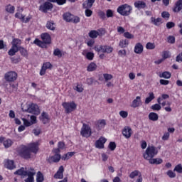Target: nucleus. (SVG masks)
<instances>
[{
	"label": "nucleus",
	"instance_id": "39448f33",
	"mask_svg": "<svg viewBox=\"0 0 182 182\" xmlns=\"http://www.w3.org/2000/svg\"><path fill=\"white\" fill-rule=\"evenodd\" d=\"M26 112H28V113H31L32 114H36L38 116L41 113V110L39 109V107L38 105L31 103L29 104L27 107V109Z\"/></svg>",
	"mask_w": 182,
	"mask_h": 182
},
{
	"label": "nucleus",
	"instance_id": "393cba45",
	"mask_svg": "<svg viewBox=\"0 0 182 182\" xmlns=\"http://www.w3.org/2000/svg\"><path fill=\"white\" fill-rule=\"evenodd\" d=\"M134 6L137 8V9H144V8L147 6V4L143 1H137L134 2Z\"/></svg>",
	"mask_w": 182,
	"mask_h": 182
},
{
	"label": "nucleus",
	"instance_id": "6ab92c4d",
	"mask_svg": "<svg viewBox=\"0 0 182 182\" xmlns=\"http://www.w3.org/2000/svg\"><path fill=\"white\" fill-rule=\"evenodd\" d=\"M41 39L43 42V43L49 45L50 42H52V38H50V35H49L48 33H44L41 34Z\"/></svg>",
	"mask_w": 182,
	"mask_h": 182
},
{
	"label": "nucleus",
	"instance_id": "2eb2a0df",
	"mask_svg": "<svg viewBox=\"0 0 182 182\" xmlns=\"http://www.w3.org/2000/svg\"><path fill=\"white\" fill-rule=\"evenodd\" d=\"M27 147L30 150V152L33 153L34 154H36L39 150L38 142L29 144Z\"/></svg>",
	"mask_w": 182,
	"mask_h": 182
},
{
	"label": "nucleus",
	"instance_id": "dca6fc26",
	"mask_svg": "<svg viewBox=\"0 0 182 182\" xmlns=\"http://www.w3.org/2000/svg\"><path fill=\"white\" fill-rule=\"evenodd\" d=\"M47 69H52V64L49 62L43 63L41 70L40 71L41 76H43L46 73Z\"/></svg>",
	"mask_w": 182,
	"mask_h": 182
},
{
	"label": "nucleus",
	"instance_id": "473e14b6",
	"mask_svg": "<svg viewBox=\"0 0 182 182\" xmlns=\"http://www.w3.org/2000/svg\"><path fill=\"white\" fill-rule=\"evenodd\" d=\"M97 68V65L95 63H91L88 65L87 70V72H94Z\"/></svg>",
	"mask_w": 182,
	"mask_h": 182
},
{
	"label": "nucleus",
	"instance_id": "cd10ccee",
	"mask_svg": "<svg viewBox=\"0 0 182 182\" xmlns=\"http://www.w3.org/2000/svg\"><path fill=\"white\" fill-rule=\"evenodd\" d=\"M63 18L64 21H66V22H72L73 15H72L70 13H65L63 14Z\"/></svg>",
	"mask_w": 182,
	"mask_h": 182
},
{
	"label": "nucleus",
	"instance_id": "e433bc0d",
	"mask_svg": "<svg viewBox=\"0 0 182 182\" xmlns=\"http://www.w3.org/2000/svg\"><path fill=\"white\" fill-rule=\"evenodd\" d=\"M6 12H8L9 14H14L15 12V6L9 4L6 6Z\"/></svg>",
	"mask_w": 182,
	"mask_h": 182
},
{
	"label": "nucleus",
	"instance_id": "4be33fe9",
	"mask_svg": "<svg viewBox=\"0 0 182 182\" xmlns=\"http://www.w3.org/2000/svg\"><path fill=\"white\" fill-rule=\"evenodd\" d=\"M4 167L9 170H14L16 168L15 164L13 160H5L4 161Z\"/></svg>",
	"mask_w": 182,
	"mask_h": 182
},
{
	"label": "nucleus",
	"instance_id": "052dcab7",
	"mask_svg": "<svg viewBox=\"0 0 182 182\" xmlns=\"http://www.w3.org/2000/svg\"><path fill=\"white\" fill-rule=\"evenodd\" d=\"M119 116H121V117H122V119H126V117H127V116H129V113L127 111H120Z\"/></svg>",
	"mask_w": 182,
	"mask_h": 182
},
{
	"label": "nucleus",
	"instance_id": "69168bd1",
	"mask_svg": "<svg viewBox=\"0 0 182 182\" xmlns=\"http://www.w3.org/2000/svg\"><path fill=\"white\" fill-rule=\"evenodd\" d=\"M162 57L164 59H168V58H170V52L169 51H164Z\"/></svg>",
	"mask_w": 182,
	"mask_h": 182
},
{
	"label": "nucleus",
	"instance_id": "423d86ee",
	"mask_svg": "<svg viewBox=\"0 0 182 182\" xmlns=\"http://www.w3.org/2000/svg\"><path fill=\"white\" fill-rule=\"evenodd\" d=\"M80 134L82 137H90L92 136V129L89 125L83 124L81 128Z\"/></svg>",
	"mask_w": 182,
	"mask_h": 182
},
{
	"label": "nucleus",
	"instance_id": "37998d69",
	"mask_svg": "<svg viewBox=\"0 0 182 182\" xmlns=\"http://www.w3.org/2000/svg\"><path fill=\"white\" fill-rule=\"evenodd\" d=\"M74 90L78 92V93H82V92L84 90L83 86L80 84H77V86L74 87Z\"/></svg>",
	"mask_w": 182,
	"mask_h": 182
},
{
	"label": "nucleus",
	"instance_id": "13d9d810",
	"mask_svg": "<svg viewBox=\"0 0 182 182\" xmlns=\"http://www.w3.org/2000/svg\"><path fill=\"white\" fill-rule=\"evenodd\" d=\"M173 171H176L177 173H182L181 164H178L176 166H175Z\"/></svg>",
	"mask_w": 182,
	"mask_h": 182
},
{
	"label": "nucleus",
	"instance_id": "338daca9",
	"mask_svg": "<svg viewBox=\"0 0 182 182\" xmlns=\"http://www.w3.org/2000/svg\"><path fill=\"white\" fill-rule=\"evenodd\" d=\"M25 16L22 15L21 13L17 12L15 14V18H17L18 19H20L22 21V19H23Z\"/></svg>",
	"mask_w": 182,
	"mask_h": 182
},
{
	"label": "nucleus",
	"instance_id": "c756f323",
	"mask_svg": "<svg viewBox=\"0 0 182 182\" xmlns=\"http://www.w3.org/2000/svg\"><path fill=\"white\" fill-rule=\"evenodd\" d=\"M19 50L18 46H12L11 48L9 50L8 53L9 56H14Z\"/></svg>",
	"mask_w": 182,
	"mask_h": 182
},
{
	"label": "nucleus",
	"instance_id": "774afa93",
	"mask_svg": "<svg viewBox=\"0 0 182 182\" xmlns=\"http://www.w3.org/2000/svg\"><path fill=\"white\" fill-rule=\"evenodd\" d=\"M176 62H178L179 63H181L182 62V55H181V53H179L176 58Z\"/></svg>",
	"mask_w": 182,
	"mask_h": 182
},
{
	"label": "nucleus",
	"instance_id": "c03bdc74",
	"mask_svg": "<svg viewBox=\"0 0 182 182\" xmlns=\"http://www.w3.org/2000/svg\"><path fill=\"white\" fill-rule=\"evenodd\" d=\"M103 77H104L105 82H108V80H112V79H113V75H112L111 74H108V73L103 74Z\"/></svg>",
	"mask_w": 182,
	"mask_h": 182
},
{
	"label": "nucleus",
	"instance_id": "0eeeda50",
	"mask_svg": "<svg viewBox=\"0 0 182 182\" xmlns=\"http://www.w3.org/2000/svg\"><path fill=\"white\" fill-rule=\"evenodd\" d=\"M53 8V4L49 1H46L43 4L40 5L39 6V11L41 12H43L44 14H46L48 11H50Z\"/></svg>",
	"mask_w": 182,
	"mask_h": 182
},
{
	"label": "nucleus",
	"instance_id": "9b49d317",
	"mask_svg": "<svg viewBox=\"0 0 182 182\" xmlns=\"http://www.w3.org/2000/svg\"><path fill=\"white\" fill-rule=\"evenodd\" d=\"M107 141L106 138L101 136L97 141L95 142V147L97 149H105V143Z\"/></svg>",
	"mask_w": 182,
	"mask_h": 182
},
{
	"label": "nucleus",
	"instance_id": "2f4dec72",
	"mask_svg": "<svg viewBox=\"0 0 182 182\" xmlns=\"http://www.w3.org/2000/svg\"><path fill=\"white\" fill-rule=\"evenodd\" d=\"M90 38H92V39H96V38H97V36H99V35H100L99 33V31H96V30H92L91 31H90V33H88Z\"/></svg>",
	"mask_w": 182,
	"mask_h": 182
},
{
	"label": "nucleus",
	"instance_id": "0e129e2a",
	"mask_svg": "<svg viewBox=\"0 0 182 182\" xmlns=\"http://www.w3.org/2000/svg\"><path fill=\"white\" fill-rule=\"evenodd\" d=\"M109 149L113 151L116 149V143L114 142H110L109 144Z\"/></svg>",
	"mask_w": 182,
	"mask_h": 182
},
{
	"label": "nucleus",
	"instance_id": "79ce46f5",
	"mask_svg": "<svg viewBox=\"0 0 182 182\" xmlns=\"http://www.w3.org/2000/svg\"><path fill=\"white\" fill-rule=\"evenodd\" d=\"M106 16L107 18H113V16H114V11L112 9L107 10Z\"/></svg>",
	"mask_w": 182,
	"mask_h": 182
},
{
	"label": "nucleus",
	"instance_id": "f03ea898",
	"mask_svg": "<svg viewBox=\"0 0 182 182\" xmlns=\"http://www.w3.org/2000/svg\"><path fill=\"white\" fill-rule=\"evenodd\" d=\"M132 6L128 4H122L117 9V12L119 14V15H122V16H129V15L132 14Z\"/></svg>",
	"mask_w": 182,
	"mask_h": 182
},
{
	"label": "nucleus",
	"instance_id": "7c9ffc66",
	"mask_svg": "<svg viewBox=\"0 0 182 182\" xmlns=\"http://www.w3.org/2000/svg\"><path fill=\"white\" fill-rule=\"evenodd\" d=\"M150 164H161L163 163V159L156 158V159H151L149 160Z\"/></svg>",
	"mask_w": 182,
	"mask_h": 182
},
{
	"label": "nucleus",
	"instance_id": "c9c22d12",
	"mask_svg": "<svg viewBox=\"0 0 182 182\" xmlns=\"http://www.w3.org/2000/svg\"><path fill=\"white\" fill-rule=\"evenodd\" d=\"M151 21L156 26H160V25H161V18H155L152 17Z\"/></svg>",
	"mask_w": 182,
	"mask_h": 182
},
{
	"label": "nucleus",
	"instance_id": "7ed1b4c3",
	"mask_svg": "<svg viewBox=\"0 0 182 182\" xmlns=\"http://www.w3.org/2000/svg\"><path fill=\"white\" fill-rule=\"evenodd\" d=\"M62 106L64 107L65 113H72V112H73V110H76V107H77V105L73 101L70 102H63Z\"/></svg>",
	"mask_w": 182,
	"mask_h": 182
},
{
	"label": "nucleus",
	"instance_id": "6e6552de",
	"mask_svg": "<svg viewBox=\"0 0 182 182\" xmlns=\"http://www.w3.org/2000/svg\"><path fill=\"white\" fill-rule=\"evenodd\" d=\"M16 77H18V74L14 71L8 72L4 75V79L6 82H15Z\"/></svg>",
	"mask_w": 182,
	"mask_h": 182
},
{
	"label": "nucleus",
	"instance_id": "ddd939ff",
	"mask_svg": "<svg viewBox=\"0 0 182 182\" xmlns=\"http://www.w3.org/2000/svg\"><path fill=\"white\" fill-rule=\"evenodd\" d=\"M132 133L133 131L130 127H125L122 130V135L124 137H125V139H130V137H132Z\"/></svg>",
	"mask_w": 182,
	"mask_h": 182
},
{
	"label": "nucleus",
	"instance_id": "f3484780",
	"mask_svg": "<svg viewBox=\"0 0 182 182\" xmlns=\"http://www.w3.org/2000/svg\"><path fill=\"white\" fill-rule=\"evenodd\" d=\"M106 127V120L105 119H98L95 122V127L98 130H102V129H105Z\"/></svg>",
	"mask_w": 182,
	"mask_h": 182
},
{
	"label": "nucleus",
	"instance_id": "58836bf2",
	"mask_svg": "<svg viewBox=\"0 0 182 182\" xmlns=\"http://www.w3.org/2000/svg\"><path fill=\"white\" fill-rule=\"evenodd\" d=\"M160 77H164V79H170L171 77V73L170 72L165 71L160 74Z\"/></svg>",
	"mask_w": 182,
	"mask_h": 182
},
{
	"label": "nucleus",
	"instance_id": "5fc2aeb1",
	"mask_svg": "<svg viewBox=\"0 0 182 182\" xmlns=\"http://www.w3.org/2000/svg\"><path fill=\"white\" fill-rule=\"evenodd\" d=\"M167 176L170 178H174L176 177V173H174L173 171L169 170L166 172Z\"/></svg>",
	"mask_w": 182,
	"mask_h": 182
},
{
	"label": "nucleus",
	"instance_id": "f257e3e1",
	"mask_svg": "<svg viewBox=\"0 0 182 182\" xmlns=\"http://www.w3.org/2000/svg\"><path fill=\"white\" fill-rule=\"evenodd\" d=\"M159 154V151L157 150V148L154 146H149L145 152L143 154V157L145 159V160H151V159H153L155 156H157Z\"/></svg>",
	"mask_w": 182,
	"mask_h": 182
},
{
	"label": "nucleus",
	"instance_id": "a878e982",
	"mask_svg": "<svg viewBox=\"0 0 182 182\" xmlns=\"http://www.w3.org/2000/svg\"><path fill=\"white\" fill-rule=\"evenodd\" d=\"M40 120L43 123V124H46L49 122V115L46 112H42L41 116L40 117Z\"/></svg>",
	"mask_w": 182,
	"mask_h": 182
},
{
	"label": "nucleus",
	"instance_id": "b1692460",
	"mask_svg": "<svg viewBox=\"0 0 182 182\" xmlns=\"http://www.w3.org/2000/svg\"><path fill=\"white\" fill-rule=\"evenodd\" d=\"M96 0H87L82 4V8L84 9H90L93 6Z\"/></svg>",
	"mask_w": 182,
	"mask_h": 182
},
{
	"label": "nucleus",
	"instance_id": "20e7f679",
	"mask_svg": "<svg viewBox=\"0 0 182 182\" xmlns=\"http://www.w3.org/2000/svg\"><path fill=\"white\" fill-rule=\"evenodd\" d=\"M95 50L98 53H112L113 52V48L109 46H97L95 47Z\"/></svg>",
	"mask_w": 182,
	"mask_h": 182
},
{
	"label": "nucleus",
	"instance_id": "a211bd4d",
	"mask_svg": "<svg viewBox=\"0 0 182 182\" xmlns=\"http://www.w3.org/2000/svg\"><path fill=\"white\" fill-rule=\"evenodd\" d=\"M139 106H141V97L140 96H137L136 97V99L132 101L131 107L136 109V107H139Z\"/></svg>",
	"mask_w": 182,
	"mask_h": 182
},
{
	"label": "nucleus",
	"instance_id": "5701e85b",
	"mask_svg": "<svg viewBox=\"0 0 182 182\" xmlns=\"http://www.w3.org/2000/svg\"><path fill=\"white\" fill-rule=\"evenodd\" d=\"M143 44L137 43L134 46V52L137 55H141V53H143Z\"/></svg>",
	"mask_w": 182,
	"mask_h": 182
},
{
	"label": "nucleus",
	"instance_id": "8fccbe9b",
	"mask_svg": "<svg viewBox=\"0 0 182 182\" xmlns=\"http://www.w3.org/2000/svg\"><path fill=\"white\" fill-rule=\"evenodd\" d=\"M124 38H126L127 39H134V35L129 33V32H125L124 33Z\"/></svg>",
	"mask_w": 182,
	"mask_h": 182
},
{
	"label": "nucleus",
	"instance_id": "864d4df0",
	"mask_svg": "<svg viewBox=\"0 0 182 182\" xmlns=\"http://www.w3.org/2000/svg\"><path fill=\"white\" fill-rule=\"evenodd\" d=\"M146 49L152 50L156 48V45L154 43H147L146 45Z\"/></svg>",
	"mask_w": 182,
	"mask_h": 182
},
{
	"label": "nucleus",
	"instance_id": "bb28decb",
	"mask_svg": "<svg viewBox=\"0 0 182 182\" xmlns=\"http://www.w3.org/2000/svg\"><path fill=\"white\" fill-rule=\"evenodd\" d=\"M182 9V0H178L176 3V7L173 9V12H180Z\"/></svg>",
	"mask_w": 182,
	"mask_h": 182
},
{
	"label": "nucleus",
	"instance_id": "f704fd0d",
	"mask_svg": "<svg viewBox=\"0 0 182 182\" xmlns=\"http://www.w3.org/2000/svg\"><path fill=\"white\" fill-rule=\"evenodd\" d=\"M46 28L50 31H55V29L56 28V25H55V23H53V21H48L46 23Z\"/></svg>",
	"mask_w": 182,
	"mask_h": 182
},
{
	"label": "nucleus",
	"instance_id": "a18cd8bd",
	"mask_svg": "<svg viewBox=\"0 0 182 182\" xmlns=\"http://www.w3.org/2000/svg\"><path fill=\"white\" fill-rule=\"evenodd\" d=\"M127 45H129V41L127 40H122L119 42V44L120 48H126Z\"/></svg>",
	"mask_w": 182,
	"mask_h": 182
},
{
	"label": "nucleus",
	"instance_id": "72a5a7b5",
	"mask_svg": "<svg viewBox=\"0 0 182 182\" xmlns=\"http://www.w3.org/2000/svg\"><path fill=\"white\" fill-rule=\"evenodd\" d=\"M156 97H154V92H149V97L146 98L145 100V104L146 105H149V103H150V102H151L152 100H154Z\"/></svg>",
	"mask_w": 182,
	"mask_h": 182
},
{
	"label": "nucleus",
	"instance_id": "49530a36",
	"mask_svg": "<svg viewBox=\"0 0 182 182\" xmlns=\"http://www.w3.org/2000/svg\"><path fill=\"white\" fill-rule=\"evenodd\" d=\"M151 109L159 112V110H161V105L160 104H154L151 107Z\"/></svg>",
	"mask_w": 182,
	"mask_h": 182
},
{
	"label": "nucleus",
	"instance_id": "bf43d9fd",
	"mask_svg": "<svg viewBox=\"0 0 182 182\" xmlns=\"http://www.w3.org/2000/svg\"><path fill=\"white\" fill-rule=\"evenodd\" d=\"M161 16L164 18V19H168V18H170V13L168 11H163L161 13Z\"/></svg>",
	"mask_w": 182,
	"mask_h": 182
},
{
	"label": "nucleus",
	"instance_id": "1a4fd4ad",
	"mask_svg": "<svg viewBox=\"0 0 182 182\" xmlns=\"http://www.w3.org/2000/svg\"><path fill=\"white\" fill-rule=\"evenodd\" d=\"M20 156L23 159H31V151L26 146H23L20 151Z\"/></svg>",
	"mask_w": 182,
	"mask_h": 182
},
{
	"label": "nucleus",
	"instance_id": "09e8293b",
	"mask_svg": "<svg viewBox=\"0 0 182 182\" xmlns=\"http://www.w3.org/2000/svg\"><path fill=\"white\" fill-rule=\"evenodd\" d=\"M21 120L23 121V123L26 127H29L30 126H32V124L29 120L25 118H22Z\"/></svg>",
	"mask_w": 182,
	"mask_h": 182
},
{
	"label": "nucleus",
	"instance_id": "680f3d73",
	"mask_svg": "<svg viewBox=\"0 0 182 182\" xmlns=\"http://www.w3.org/2000/svg\"><path fill=\"white\" fill-rule=\"evenodd\" d=\"M168 139H170V133L169 132H165L162 136V140L164 141H167Z\"/></svg>",
	"mask_w": 182,
	"mask_h": 182
},
{
	"label": "nucleus",
	"instance_id": "a19ab883",
	"mask_svg": "<svg viewBox=\"0 0 182 182\" xmlns=\"http://www.w3.org/2000/svg\"><path fill=\"white\" fill-rule=\"evenodd\" d=\"M44 180L43 178V174L41 173V171H38L37 173V176H36V181L37 182H43Z\"/></svg>",
	"mask_w": 182,
	"mask_h": 182
},
{
	"label": "nucleus",
	"instance_id": "3c124183",
	"mask_svg": "<svg viewBox=\"0 0 182 182\" xmlns=\"http://www.w3.org/2000/svg\"><path fill=\"white\" fill-rule=\"evenodd\" d=\"M21 45V40L18 38H14L12 41V46H19Z\"/></svg>",
	"mask_w": 182,
	"mask_h": 182
},
{
	"label": "nucleus",
	"instance_id": "ea45409f",
	"mask_svg": "<svg viewBox=\"0 0 182 182\" xmlns=\"http://www.w3.org/2000/svg\"><path fill=\"white\" fill-rule=\"evenodd\" d=\"M73 154H75V152H68L65 154H64L61 159L62 160H69V159H70V157H72L73 156Z\"/></svg>",
	"mask_w": 182,
	"mask_h": 182
},
{
	"label": "nucleus",
	"instance_id": "6e6d98bb",
	"mask_svg": "<svg viewBox=\"0 0 182 182\" xmlns=\"http://www.w3.org/2000/svg\"><path fill=\"white\" fill-rule=\"evenodd\" d=\"M85 14L87 18H90V16L93 15V11L89 9H85Z\"/></svg>",
	"mask_w": 182,
	"mask_h": 182
},
{
	"label": "nucleus",
	"instance_id": "9d476101",
	"mask_svg": "<svg viewBox=\"0 0 182 182\" xmlns=\"http://www.w3.org/2000/svg\"><path fill=\"white\" fill-rule=\"evenodd\" d=\"M61 159L62 156H60V154H55L53 156H49L47 159V161H48L50 164H52V163H59Z\"/></svg>",
	"mask_w": 182,
	"mask_h": 182
},
{
	"label": "nucleus",
	"instance_id": "603ef678",
	"mask_svg": "<svg viewBox=\"0 0 182 182\" xmlns=\"http://www.w3.org/2000/svg\"><path fill=\"white\" fill-rule=\"evenodd\" d=\"M85 58H87L88 60H93V58H95V53L92 52H88Z\"/></svg>",
	"mask_w": 182,
	"mask_h": 182
},
{
	"label": "nucleus",
	"instance_id": "e2e57ef3",
	"mask_svg": "<svg viewBox=\"0 0 182 182\" xmlns=\"http://www.w3.org/2000/svg\"><path fill=\"white\" fill-rule=\"evenodd\" d=\"M118 55L119 56H121V58H124V56L127 55L126 50H119L118 51Z\"/></svg>",
	"mask_w": 182,
	"mask_h": 182
},
{
	"label": "nucleus",
	"instance_id": "de8ad7c7",
	"mask_svg": "<svg viewBox=\"0 0 182 182\" xmlns=\"http://www.w3.org/2000/svg\"><path fill=\"white\" fill-rule=\"evenodd\" d=\"M54 56H58V58H62V51L59 48L55 49L53 51Z\"/></svg>",
	"mask_w": 182,
	"mask_h": 182
},
{
	"label": "nucleus",
	"instance_id": "aec40b11",
	"mask_svg": "<svg viewBox=\"0 0 182 182\" xmlns=\"http://www.w3.org/2000/svg\"><path fill=\"white\" fill-rule=\"evenodd\" d=\"M36 174L34 168H31V171L27 173L28 178L24 180L25 182H34L33 176Z\"/></svg>",
	"mask_w": 182,
	"mask_h": 182
},
{
	"label": "nucleus",
	"instance_id": "412c9836",
	"mask_svg": "<svg viewBox=\"0 0 182 182\" xmlns=\"http://www.w3.org/2000/svg\"><path fill=\"white\" fill-rule=\"evenodd\" d=\"M63 171H65L63 166H60L58 171L54 175V178H57L58 180H61V178H63Z\"/></svg>",
	"mask_w": 182,
	"mask_h": 182
},
{
	"label": "nucleus",
	"instance_id": "4468645a",
	"mask_svg": "<svg viewBox=\"0 0 182 182\" xmlns=\"http://www.w3.org/2000/svg\"><path fill=\"white\" fill-rule=\"evenodd\" d=\"M30 171H27L26 168H21L20 169L14 172V174L17 176H21L22 178L26 177L28 176V173H29Z\"/></svg>",
	"mask_w": 182,
	"mask_h": 182
},
{
	"label": "nucleus",
	"instance_id": "4c0bfd02",
	"mask_svg": "<svg viewBox=\"0 0 182 182\" xmlns=\"http://www.w3.org/2000/svg\"><path fill=\"white\" fill-rule=\"evenodd\" d=\"M140 174H141V173H140V171L135 170L132 172L130 173L129 177V178H134V177H139V176H140Z\"/></svg>",
	"mask_w": 182,
	"mask_h": 182
},
{
	"label": "nucleus",
	"instance_id": "f8f14e48",
	"mask_svg": "<svg viewBox=\"0 0 182 182\" xmlns=\"http://www.w3.org/2000/svg\"><path fill=\"white\" fill-rule=\"evenodd\" d=\"M0 143H3L5 149H9V147L14 144L11 139H5V137L4 136H0Z\"/></svg>",
	"mask_w": 182,
	"mask_h": 182
},
{
	"label": "nucleus",
	"instance_id": "c85d7f7f",
	"mask_svg": "<svg viewBox=\"0 0 182 182\" xmlns=\"http://www.w3.org/2000/svg\"><path fill=\"white\" fill-rule=\"evenodd\" d=\"M149 119L152 122H157L159 120V114L156 112H151L149 114Z\"/></svg>",
	"mask_w": 182,
	"mask_h": 182
},
{
	"label": "nucleus",
	"instance_id": "4d7b16f0",
	"mask_svg": "<svg viewBox=\"0 0 182 182\" xmlns=\"http://www.w3.org/2000/svg\"><path fill=\"white\" fill-rule=\"evenodd\" d=\"M167 42L168 43H174L176 42V38H174L173 36H169L167 38Z\"/></svg>",
	"mask_w": 182,
	"mask_h": 182
}]
</instances>
